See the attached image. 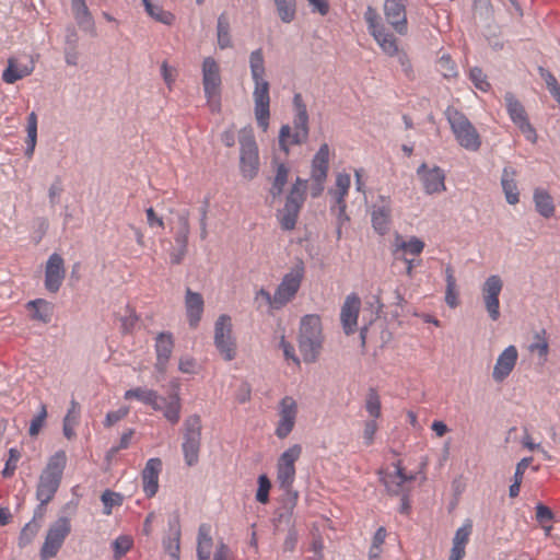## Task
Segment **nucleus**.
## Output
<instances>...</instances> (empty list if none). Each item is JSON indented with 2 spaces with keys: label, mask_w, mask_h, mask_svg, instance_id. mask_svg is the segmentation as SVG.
Here are the masks:
<instances>
[{
  "label": "nucleus",
  "mask_w": 560,
  "mask_h": 560,
  "mask_svg": "<svg viewBox=\"0 0 560 560\" xmlns=\"http://www.w3.org/2000/svg\"><path fill=\"white\" fill-rule=\"evenodd\" d=\"M534 203L536 211L544 218L549 219L555 215V203L550 194L542 189L536 188L534 190Z\"/></svg>",
  "instance_id": "31"
},
{
  "label": "nucleus",
  "mask_w": 560,
  "mask_h": 560,
  "mask_svg": "<svg viewBox=\"0 0 560 560\" xmlns=\"http://www.w3.org/2000/svg\"><path fill=\"white\" fill-rule=\"evenodd\" d=\"M346 209H347V203L346 202L336 203V206L331 208V211H334V212L337 211V213H336V215H337V230H336V233H337V237L338 238L341 237L342 226L347 222L350 221V218L347 214Z\"/></svg>",
  "instance_id": "58"
},
{
  "label": "nucleus",
  "mask_w": 560,
  "mask_h": 560,
  "mask_svg": "<svg viewBox=\"0 0 560 560\" xmlns=\"http://www.w3.org/2000/svg\"><path fill=\"white\" fill-rule=\"evenodd\" d=\"M310 137V117L293 116L292 127L283 125L279 131V147L285 155L290 153V145H300L307 142Z\"/></svg>",
  "instance_id": "11"
},
{
  "label": "nucleus",
  "mask_w": 560,
  "mask_h": 560,
  "mask_svg": "<svg viewBox=\"0 0 560 560\" xmlns=\"http://www.w3.org/2000/svg\"><path fill=\"white\" fill-rule=\"evenodd\" d=\"M298 413V406L295 400L285 396L280 402V420L276 429V435L279 439H285L293 430Z\"/></svg>",
  "instance_id": "19"
},
{
  "label": "nucleus",
  "mask_w": 560,
  "mask_h": 560,
  "mask_svg": "<svg viewBox=\"0 0 560 560\" xmlns=\"http://www.w3.org/2000/svg\"><path fill=\"white\" fill-rule=\"evenodd\" d=\"M469 78L477 89L487 92L490 89V83L487 81V75L481 68L475 67L469 71Z\"/></svg>",
  "instance_id": "57"
},
{
  "label": "nucleus",
  "mask_w": 560,
  "mask_h": 560,
  "mask_svg": "<svg viewBox=\"0 0 560 560\" xmlns=\"http://www.w3.org/2000/svg\"><path fill=\"white\" fill-rule=\"evenodd\" d=\"M417 175L428 195L439 194L446 190L445 174L441 167L433 166L432 168H429L427 163H422L417 170Z\"/></svg>",
  "instance_id": "17"
},
{
  "label": "nucleus",
  "mask_w": 560,
  "mask_h": 560,
  "mask_svg": "<svg viewBox=\"0 0 560 560\" xmlns=\"http://www.w3.org/2000/svg\"><path fill=\"white\" fill-rule=\"evenodd\" d=\"M20 458L21 453L18 448L12 447L9 450V458L7 459L4 469L2 470L3 478H10L14 475Z\"/></svg>",
  "instance_id": "54"
},
{
  "label": "nucleus",
  "mask_w": 560,
  "mask_h": 560,
  "mask_svg": "<svg viewBox=\"0 0 560 560\" xmlns=\"http://www.w3.org/2000/svg\"><path fill=\"white\" fill-rule=\"evenodd\" d=\"M174 348L173 335L168 331L158 334L155 338L156 363L155 369L164 373L167 362L172 355Z\"/></svg>",
  "instance_id": "23"
},
{
  "label": "nucleus",
  "mask_w": 560,
  "mask_h": 560,
  "mask_svg": "<svg viewBox=\"0 0 560 560\" xmlns=\"http://www.w3.org/2000/svg\"><path fill=\"white\" fill-rule=\"evenodd\" d=\"M503 282L497 275L490 276L482 285V298L489 317L498 320L500 317L499 295L502 291Z\"/></svg>",
  "instance_id": "16"
},
{
  "label": "nucleus",
  "mask_w": 560,
  "mask_h": 560,
  "mask_svg": "<svg viewBox=\"0 0 560 560\" xmlns=\"http://www.w3.org/2000/svg\"><path fill=\"white\" fill-rule=\"evenodd\" d=\"M240 171L244 178L252 180L259 172V153L252 129H243L238 136Z\"/></svg>",
  "instance_id": "6"
},
{
  "label": "nucleus",
  "mask_w": 560,
  "mask_h": 560,
  "mask_svg": "<svg viewBox=\"0 0 560 560\" xmlns=\"http://www.w3.org/2000/svg\"><path fill=\"white\" fill-rule=\"evenodd\" d=\"M360 307L361 300L354 293L348 295L341 306L340 320L347 336L354 334L357 329Z\"/></svg>",
  "instance_id": "20"
},
{
  "label": "nucleus",
  "mask_w": 560,
  "mask_h": 560,
  "mask_svg": "<svg viewBox=\"0 0 560 560\" xmlns=\"http://www.w3.org/2000/svg\"><path fill=\"white\" fill-rule=\"evenodd\" d=\"M27 310L31 311V317L32 319L42 322V323H49L51 320L54 305L44 300V299H36L33 301H30L26 304Z\"/></svg>",
  "instance_id": "32"
},
{
  "label": "nucleus",
  "mask_w": 560,
  "mask_h": 560,
  "mask_svg": "<svg viewBox=\"0 0 560 560\" xmlns=\"http://www.w3.org/2000/svg\"><path fill=\"white\" fill-rule=\"evenodd\" d=\"M271 489V481L267 475L258 477V489L256 492V500L259 503L266 504L269 502V491Z\"/></svg>",
  "instance_id": "52"
},
{
  "label": "nucleus",
  "mask_w": 560,
  "mask_h": 560,
  "mask_svg": "<svg viewBox=\"0 0 560 560\" xmlns=\"http://www.w3.org/2000/svg\"><path fill=\"white\" fill-rule=\"evenodd\" d=\"M329 168V147L323 143L312 160L311 178L326 180Z\"/></svg>",
  "instance_id": "28"
},
{
  "label": "nucleus",
  "mask_w": 560,
  "mask_h": 560,
  "mask_svg": "<svg viewBox=\"0 0 560 560\" xmlns=\"http://www.w3.org/2000/svg\"><path fill=\"white\" fill-rule=\"evenodd\" d=\"M517 361V350L514 346H509L499 355L493 368L492 377L495 382H503L513 371Z\"/></svg>",
  "instance_id": "21"
},
{
  "label": "nucleus",
  "mask_w": 560,
  "mask_h": 560,
  "mask_svg": "<svg viewBox=\"0 0 560 560\" xmlns=\"http://www.w3.org/2000/svg\"><path fill=\"white\" fill-rule=\"evenodd\" d=\"M445 115L458 144L468 151H478L481 147V137L466 115L454 107H448Z\"/></svg>",
  "instance_id": "5"
},
{
  "label": "nucleus",
  "mask_w": 560,
  "mask_h": 560,
  "mask_svg": "<svg viewBox=\"0 0 560 560\" xmlns=\"http://www.w3.org/2000/svg\"><path fill=\"white\" fill-rule=\"evenodd\" d=\"M201 419L198 415H191L184 421V442L182 445L186 464L191 467L199 460L201 445Z\"/></svg>",
  "instance_id": "10"
},
{
  "label": "nucleus",
  "mask_w": 560,
  "mask_h": 560,
  "mask_svg": "<svg viewBox=\"0 0 560 560\" xmlns=\"http://www.w3.org/2000/svg\"><path fill=\"white\" fill-rule=\"evenodd\" d=\"M212 538L210 536V528L206 524H201L198 529V545L197 552H207L211 555Z\"/></svg>",
  "instance_id": "48"
},
{
  "label": "nucleus",
  "mask_w": 560,
  "mask_h": 560,
  "mask_svg": "<svg viewBox=\"0 0 560 560\" xmlns=\"http://www.w3.org/2000/svg\"><path fill=\"white\" fill-rule=\"evenodd\" d=\"M505 106L511 120L518 125L528 119L527 113L523 104L515 97L512 92H506L504 95Z\"/></svg>",
  "instance_id": "34"
},
{
  "label": "nucleus",
  "mask_w": 560,
  "mask_h": 560,
  "mask_svg": "<svg viewBox=\"0 0 560 560\" xmlns=\"http://www.w3.org/2000/svg\"><path fill=\"white\" fill-rule=\"evenodd\" d=\"M132 547V539L129 536H119L113 542L114 558L116 560L124 557Z\"/></svg>",
  "instance_id": "56"
},
{
  "label": "nucleus",
  "mask_w": 560,
  "mask_h": 560,
  "mask_svg": "<svg viewBox=\"0 0 560 560\" xmlns=\"http://www.w3.org/2000/svg\"><path fill=\"white\" fill-rule=\"evenodd\" d=\"M39 524L35 521L28 522L21 530L19 536V546L25 547L31 544L36 534L38 533Z\"/></svg>",
  "instance_id": "49"
},
{
  "label": "nucleus",
  "mask_w": 560,
  "mask_h": 560,
  "mask_svg": "<svg viewBox=\"0 0 560 560\" xmlns=\"http://www.w3.org/2000/svg\"><path fill=\"white\" fill-rule=\"evenodd\" d=\"M34 70V66H20L15 58H9L8 67L2 73V80L8 84H13L16 81L30 75Z\"/></svg>",
  "instance_id": "33"
},
{
  "label": "nucleus",
  "mask_w": 560,
  "mask_h": 560,
  "mask_svg": "<svg viewBox=\"0 0 560 560\" xmlns=\"http://www.w3.org/2000/svg\"><path fill=\"white\" fill-rule=\"evenodd\" d=\"M392 223V209L389 203H383L382 206H374L372 211V226L374 231L380 235H385L390 228Z\"/></svg>",
  "instance_id": "29"
},
{
  "label": "nucleus",
  "mask_w": 560,
  "mask_h": 560,
  "mask_svg": "<svg viewBox=\"0 0 560 560\" xmlns=\"http://www.w3.org/2000/svg\"><path fill=\"white\" fill-rule=\"evenodd\" d=\"M143 5L145 8L147 13L153 18L155 21L161 22L166 25H171L175 16L168 11H164L160 5L153 4L151 0H142Z\"/></svg>",
  "instance_id": "44"
},
{
  "label": "nucleus",
  "mask_w": 560,
  "mask_h": 560,
  "mask_svg": "<svg viewBox=\"0 0 560 560\" xmlns=\"http://www.w3.org/2000/svg\"><path fill=\"white\" fill-rule=\"evenodd\" d=\"M230 21L226 13H222L218 18L217 23V38L218 45L221 49L232 47V38L230 34Z\"/></svg>",
  "instance_id": "38"
},
{
  "label": "nucleus",
  "mask_w": 560,
  "mask_h": 560,
  "mask_svg": "<svg viewBox=\"0 0 560 560\" xmlns=\"http://www.w3.org/2000/svg\"><path fill=\"white\" fill-rule=\"evenodd\" d=\"M189 233V213L188 211H185L178 215V228L174 236L176 245L188 249Z\"/></svg>",
  "instance_id": "42"
},
{
  "label": "nucleus",
  "mask_w": 560,
  "mask_h": 560,
  "mask_svg": "<svg viewBox=\"0 0 560 560\" xmlns=\"http://www.w3.org/2000/svg\"><path fill=\"white\" fill-rule=\"evenodd\" d=\"M553 517L555 515L550 508L542 503L536 505V520L541 526L545 523L551 522Z\"/></svg>",
  "instance_id": "62"
},
{
  "label": "nucleus",
  "mask_w": 560,
  "mask_h": 560,
  "mask_svg": "<svg viewBox=\"0 0 560 560\" xmlns=\"http://www.w3.org/2000/svg\"><path fill=\"white\" fill-rule=\"evenodd\" d=\"M124 398L126 400L137 399L145 405L151 406L155 411L162 410V405L160 401H165L164 398H161L156 390L149 389L145 387H136L128 389L125 393Z\"/></svg>",
  "instance_id": "27"
},
{
  "label": "nucleus",
  "mask_w": 560,
  "mask_h": 560,
  "mask_svg": "<svg viewBox=\"0 0 560 560\" xmlns=\"http://www.w3.org/2000/svg\"><path fill=\"white\" fill-rule=\"evenodd\" d=\"M323 342L324 336L320 317L315 314L303 316L300 324L298 343L304 362L314 363L317 361L323 349Z\"/></svg>",
  "instance_id": "3"
},
{
  "label": "nucleus",
  "mask_w": 560,
  "mask_h": 560,
  "mask_svg": "<svg viewBox=\"0 0 560 560\" xmlns=\"http://www.w3.org/2000/svg\"><path fill=\"white\" fill-rule=\"evenodd\" d=\"M272 168L275 170V176L271 182L269 194L272 199L279 198L288 184L290 166L285 162H280L278 158H273L271 162Z\"/></svg>",
  "instance_id": "24"
},
{
  "label": "nucleus",
  "mask_w": 560,
  "mask_h": 560,
  "mask_svg": "<svg viewBox=\"0 0 560 560\" xmlns=\"http://www.w3.org/2000/svg\"><path fill=\"white\" fill-rule=\"evenodd\" d=\"M302 446L294 444L284 451L277 464V482L280 489H289L295 479V462L300 458Z\"/></svg>",
  "instance_id": "14"
},
{
  "label": "nucleus",
  "mask_w": 560,
  "mask_h": 560,
  "mask_svg": "<svg viewBox=\"0 0 560 560\" xmlns=\"http://www.w3.org/2000/svg\"><path fill=\"white\" fill-rule=\"evenodd\" d=\"M27 139H26V150L25 155L30 159L32 158L36 141H37V115L35 112H32L27 117Z\"/></svg>",
  "instance_id": "43"
},
{
  "label": "nucleus",
  "mask_w": 560,
  "mask_h": 560,
  "mask_svg": "<svg viewBox=\"0 0 560 560\" xmlns=\"http://www.w3.org/2000/svg\"><path fill=\"white\" fill-rule=\"evenodd\" d=\"M70 532L71 524L68 517L62 516L54 522L48 528L45 541L40 548V560L56 557Z\"/></svg>",
  "instance_id": "12"
},
{
  "label": "nucleus",
  "mask_w": 560,
  "mask_h": 560,
  "mask_svg": "<svg viewBox=\"0 0 560 560\" xmlns=\"http://www.w3.org/2000/svg\"><path fill=\"white\" fill-rule=\"evenodd\" d=\"M307 180L296 177L292 184L282 209L278 210L277 218L284 231L294 230L300 211L306 200Z\"/></svg>",
  "instance_id": "4"
},
{
  "label": "nucleus",
  "mask_w": 560,
  "mask_h": 560,
  "mask_svg": "<svg viewBox=\"0 0 560 560\" xmlns=\"http://www.w3.org/2000/svg\"><path fill=\"white\" fill-rule=\"evenodd\" d=\"M170 530L173 533L174 539L168 540V545L166 546V549L170 551L172 557H174L176 560H178L180 529H179V520H178L177 515L174 517L173 521L170 522Z\"/></svg>",
  "instance_id": "47"
},
{
  "label": "nucleus",
  "mask_w": 560,
  "mask_h": 560,
  "mask_svg": "<svg viewBox=\"0 0 560 560\" xmlns=\"http://www.w3.org/2000/svg\"><path fill=\"white\" fill-rule=\"evenodd\" d=\"M101 500L104 504V513L106 515H109L112 513V509L116 505H120L122 503V497L119 493H116L112 490H105L102 495Z\"/></svg>",
  "instance_id": "50"
},
{
  "label": "nucleus",
  "mask_w": 560,
  "mask_h": 560,
  "mask_svg": "<svg viewBox=\"0 0 560 560\" xmlns=\"http://www.w3.org/2000/svg\"><path fill=\"white\" fill-rule=\"evenodd\" d=\"M424 242L417 236H411L409 241H404L401 235L396 234L395 236V249L393 252L396 255L399 250L405 252L413 256L420 255L424 249Z\"/></svg>",
  "instance_id": "35"
},
{
  "label": "nucleus",
  "mask_w": 560,
  "mask_h": 560,
  "mask_svg": "<svg viewBox=\"0 0 560 560\" xmlns=\"http://www.w3.org/2000/svg\"><path fill=\"white\" fill-rule=\"evenodd\" d=\"M445 280H446V292L445 302L450 307H456L458 305V292L456 289V279L454 276V269L451 265L445 268Z\"/></svg>",
  "instance_id": "40"
},
{
  "label": "nucleus",
  "mask_w": 560,
  "mask_h": 560,
  "mask_svg": "<svg viewBox=\"0 0 560 560\" xmlns=\"http://www.w3.org/2000/svg\"><path fill=\"white\" fill-rule=\"evenodd\" d=\"M516 171L512 167H504L501 177V185L504 191L506 201L510 205H516L520 201V192L515 182Z\"/></svg>",
  "instance_id": "30"
},
{
  "label": "nucleus",
  "mask_w": 560,
  "mask_h": 560,
  "mask_svg": "<svg viewBox=\"0 0 560 560\" xmlns=\"http://www.w3.org/2000/svg\"><path fill=\"white\" fill-rule=\"evenodd\" d=\"M221 73L218 62L212 57H207L202 62V85L205 96L212 112H219L221 107Z\"/></svg>",
  "instance_id": "8"
},
{
  "label": "nucleus",
  "mask_w": 560,
  "mask_h": 560,
  "mask_svg": "<svg viewBox=\"0 0 560 560\" xmlns=\"http://www.w3.org/2000/svg\"><path fill=\"white\" fill-rule=\"evenodd\" d=\"M66 276L63 258L54 253L49 256L45 269V288L50 293H57Z\"/></svg>",
  "instance_id": "18"
},
{
  "label": "nucleus",
  "mask_w": 560,
  "mask_h": 560,
  "mask_svg": "<svg viewBox=\"0 0 560 560\" xmlns=\"http://www.w3.org/2000/svg\"><path fill=\"white\" fill-rule=\"evenodd\" d=\"M350 175L347 173H339L336 177V190H331L330 192L335 197L336 203L346 202V196L348 195L350 188Z\"/></svg>",
  "instance_id": "45"
},
{
  "label": "nucleus",
  "mask_w": 560,
  "mask_h": 560,
  "mask_svg": "<svg viewBox=\"0 0 560 560\" xmlns=\"http://www.w3.org/2000/svg\"><path fill=\"white\" fill-rule=\"evenodd\" d=\"M249 68L253 81L255 83L253 97H254V112L258 127L266 131L269 127L270 118V84L265 79L266 68L265 58L261 48L250 52Z\"/></svg>",
  "instance_id": "1"
},
{
  "label": "nucleus",
  "mask_w": 560,
  "mask_h": 560,
  "mask_svg": "<svg viewBox=\"0 0 560 560\" xmlns=\"http://www.w3.org/2000/svg\"><path fill=\"white\" fill-rule=\"evenodd\" d=\"M365 409L373 419H377L382 415L381 397L377 390L373 387L368 390L365 397Z\"/></svg>",
  "instance_id": "46"
},
{
  "label": "nucleus",
  "mask_w": 560,
  "mask_h": 560,
  "mask_svg": "<svg viewBox=\"0 0 560 560\" xmlns=\"http://www.w3.org/2000/svg\"><path fill=\"white\" fill-rule=\"evenodd\" d=\"M285 492L287 499H285V510L287 513H280L279 520H282L284 516L288 517V520L291 517L294 506L296 505L299 493L298 491L293 490V486L289 489H282Z\"/></svg>",
  "instance_id": "59"
},
{
  "label": "nucleus",
  "mask_w": 560,
  "mask_h": 560,
  "mask_svg": "<svg viewBox=\"0 0 560 560\" xmlns=\"http://www.w3.org/2000/svg\"><path fill=\"white\" fill-rule=\"evenodd\" d=\"M46 418H47V408H46V405L42 404L39 412L31 421L30 429H28V434L31 436H37L39 434L42 428L45 424Z\"/></svg>",
  "instance_id": "55"
},
{
  "label": "nucleus",
  "mask_w": 560,
  "mask_h": 560,
  "mask_svg": "<svg viewBox=\"0 0 560 560\" xmlns=\"http://www.w3.org/2000/svg\"><path fill=\"white\" fill-rule=\"evenodd\" d=\"M471 532L472 524L469 520L456 530L453 538V547L451 549L450 560H463L466 555L465 548L469 541Z\"/></svg>",
  "instance_id": "25"
},
{
  "label": "nucleus",
  "mask_w": 560,
  "mask_h": 560,
  "mask_svg": "<svg viewBox=\"0 0 560 560\" xmlns=\"http://www.w3.org/2000/svg\"><path fill=\"white\" fill-rule=\"evenodd\" d=\"M368 31L378 44L384 54L389 57L398 54V39L388 27L381 21L375 8L369 5L364 13Z\"/></svg>",
  "instance_id": "7"
},
{
  "label": "nucleus",
  "mask_w": 560,
  "mask_h": 560,
  "mask_svg": "<svg viewBox=\"0 0 560 560\" xmlns=\"http://www.w3.org/2000/svg\"><path fill=\"white\" fill-rule=\"evenodd\" d=\"M163 402L165 404V406L164 408L162 407V410L165 419L172 424L178 423L182 410L179 395L177 393H174L170 396L168 401L165 400Z\"/></svg>",
  "instance_id": "37"
},
{
  "label": "nucleus",
  "mask_w": 560,
  "mask_h": 560,
  "mask_svg": "<svg viewBox=\"0 0 560 560\" xmlns=\"http://www.w3.org/2000/svg\"><path fill=\"white\" fill-rule=\"evenodd\" d=\"M185 305L190 327L196 328L203 312V299L200 293L186 290Z\"/></svg>",
  "instance_id": "26"
},
{
  "label": "nucleus",
  "mask_w": 560,
  "mask_h": 560,
  "mask_svg": "<svg viewBox=\"0 0 560 560\" xmlns=\"http://www.w3.org/2000/svg\"><path fill=\"white\" fill-rule=\"evenodd\" d=\"M304 272V262L298 260L290 271L283 276L273 294L275 308L283 307L295 298L301 288Z\"/></svg>",
  "instance_id": "9"
},
{
  "label": "nucleus",
  "mask_w": 560,
  "mask_h": 560,
  "mask_svg": "<svg viewBox=\"0 0 560 560\" xmlns=\"http://www.w3.org/2000/svg\"><path fill=\"white\" fill-rule=\"evenodd\" d=\"M407 0H385L383 12L387 24L400 36L408 33Z\"/></svg>",
  "instance_id": "15"
},
{
  "label": "nucleus",
  "mask_w": 560,
  "mask_h": 560,
  "mask_svg": "<svg viewBox=\"0 0 560 560\" xmlns=\"http://www.w3.org/2000/svg\"><path fill=\"white\" fill-rule=\"evenodd\" d=\"M138 316L133 308L129 305L126 307V315L120 318L121 322V331L122 334H129L132 331L133 327L138 322Z\"/></svg>",
  "instance_id": "60"
},
{
  "label": "nucleus",
  "mask_w": 560,
  "mask_h": 560,
  "mask_svg": "<svg viewBox=\"0 0 560 560\" xmlns=\"http://www.w3.org/2000/svg\"><path fill=\"white\" fill-rule=\"evenodd\" d=\"M73 16L78 23V25L84 31L91 34H95V25L92 18V14L86 5V3H80L77 5H72Z\"/></svg>",
  "instance_id": "36"
},
{
  "label": "nucleus",
  "mask_w": 560,
  "mask_h": 560,
  "mask_svg": "<svg viewBox=\"0 0 560 560\" xmlns=\"http://www.w3.org/2000/svg\"><path fill=\"white\" fill-rule=\"evenodd\" d=\"M294 116H308L306 104L301 93H295L292 100Z\"/></svg>",
  "instance_id": "64"
},
{
  "label": "nucleus",
  "mask_w": 560,
  "mask_h": 560,
  "mask_svg": "<svg viewBox=\"0 0 560 560\" xmlns=\"http://www.w3.org/2000/svg\"><path fill=\"white\" fill-rule=\"evenodd\" d=\"M80 412V406L75 400H71V407L69 408L66 417L63 418L62 431L63 435L68 440H72L75 436L74 427L78 423V417Z\"/></svg>",
  "instance_id": "39"
},
{
  "label": "nucleus",
  "mask_w": 560,
  "mask_h": 560,
  "mask_svg": "<svg viewBox=\"0 0 560 560\" xmlns=\"http://www.w3.org/2000/svg\"><path fill=\"white\" fill-rule=\"evenodd\" d=\"M277 14L283 23H291L296 18V0H273Z\"/></svg>",
  "instance_id": "41"
},
{
  "label": "nucleus",
  "mask_w": 560,
  "mask_h": 560,
  "mask_svg": "<svg viewBox=\"0 0 560 560\" xmlns=\"http://www.w3.org/2000/svg\"><path fill=\"white\" fill-rule=\"evenodd\" d=\"M541 334L545 335L546 331L541 330ZM535 338L537 339V341L529 346V351L537 352L539 357L546 359L549 351V346L546 338L540 334H536Z\"/></svg>",
  "instance_id": "61"
},
{
  "label": "nucleus",
  "mask_w": 560,
  "mask_h": 560,
  "mask_svg": "<svg viewBox=\"0 0 560 560\" xmlns=\"http://www.w3.org/2000/svg\"><path fill=\"white\" fill-rule=\"evenodd\" d=\"M539 71L546 82V85H547L550 94L555 97V100L560 105V85H559L556 77L551 72L545 70L541 67L539 68Z\"/></svg>",
  "instance_id": "53"
},
{
  "label": "nucleus",
  "mask_w": 560,
  "mask_h": 560,
  "mask_svg": "<svg viewBox=\"0 0 560 560\" xmlns=\"http://www.w3.org/2000/svg\"><path fill=\"white\" fill-rule=\"evenodd\" d=\"M214 346L225 361L236 357V341L232 335V320L226 314L218 317L214 324Z\"/></svg>",
  "instance_id": "13"
},
{
  "label": "nucleus",
  "mask_w": 560,
  "mask_h": 560,
  "mask_svg": "<svg viewBox=\"0 0 560 560\" xmlns=\"http://www.w3.org/2000/svg\"><path fill=\"white\" fill-rule=\"evenodd\" d=\"M516 126L518 127L521 132L525 136V138L529 142H532V143H536L537 142L536 129L533 127V125L529 122L528 119L522 121L521 124H518Z\"/></svg>",
  "instance_id": "63"
},
{
  "label": "nucleus",
  "mask_w": 560,
  "mask_h": 560,
  "mask_svg": "<svg viewBox=\"0 0 560 560\" xmlns=\"http://www.w3.org/2000/svg\"><path fill=\"white\" fill-rule=\"evenodd\" d=\"M161 469L162 460L160 458H150L142 470L143 491L148 498L154 497L158 492Z\"/></svg>",
  "instance_id": "22"
},
{
  "label": "nucleus",
  "mask_w": 560,
  "mask_h": 560,
  "mask_svg": "<svg viewBox=\"0 0 560 560\" xmlns=\"http://www.w3.org/2000/svg\"><path fill=\"white\" fill-rule=\"evenodd\" d=\"M66 464L67 456L63 451H58L49 457L46 467L39 476L36 489V499L40 502L39 509L47 505L54 499L60 487Z\"/></svg>",
  "instance_id": "2"
},
{
  "label": "nucleus",
  "mask_w": 560,
  "mask_h": 560,
  "mask_svg": "<svg viewBox=\"0 0 560 560\" xmlns=\"http://www.w3.org/2000/svg\"><path fill=\"white\" fill-rule=\"evenodd\" d=\"M438 69L444 78H455L457 75L456 65L450 55H443L438 61Z\"/></svg>",
  "instance_id": "51"
}]
</instances>
